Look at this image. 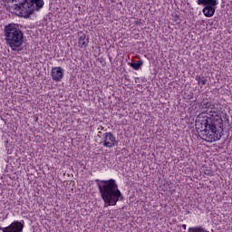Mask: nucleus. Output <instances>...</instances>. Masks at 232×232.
Returning <instances> with one entry per match:
<instances>
[{
    "label": "nucleus",
    "instance_id": "f257e3e1",
    "mask_svg": "<svg viewBox=\"0 0 232 232\" xmlns=\"http://www.w3.org/2000/svg\"><path fill=\"white\" fill-rule=\"evenodd\" d=\"M95 182L105 206H117V202L124 200V196L119 189V185L115 179H96Z\"/></svg>",
    "mask_w": 232,
    "mask_h": 232
},
{
    "label": "nucleus",
    "instance_id": "f03ea898",
    "mask_svg": "<svg viewBox=\"0 0 232 232\" xmlns=\"http://www.w3.org/2000/svg\"><path fill=\"white\" fill-rule=\"evenodd\" d=\"M4 35L6 44L13 52H23V44L24 43V34L19 29L17 24H8L4 27Z\"/></svg>",
    "mask_w": 232,
    "mask_h": 232
},
{
    "label": "nucleus",
    "instance_id": "7ed1b4c3",
    "mask_svg": "<svg viewBox=\"0 0 232 232\" xmlns=\"http://www.w3.org/2000/svg\"><path fill=\"white\" fill-rule=\"evenodd\" d=\"M224 136V120L218 114H216V119L209 121L207 130L204 131V137L207 142H217Z\"/></svg>",
    "mask_w": 232,
    "mask_h": 232
},
{
    "label": "nucleus",
    "instance_id": "20e7f679",
    "mask_svg": "<svg viewBox=\"0 0 232 232\" xmlns=\"http://www.w3.org/2000/svg\"><path fill=\"white\" fill-rule=\"evenodd\" d=\"M14 6L15 10L19 12L20 17L28 19L34 12H39L44 6V0H23Z\"/></svg>",
    "mask_w": 232,
    "mask_h": 232
},
{
    "label": "nucleus",
    "instance_id": "39448f33",
    "mask_svg": "<svg viewBox=\"0 0 232 232\" xmlns=\"http://www.w3.org/2000/svg\"><path fill=\"white\" fill-rule=\"evenodd\" d=\"M208 111H203L196 117V131H198V133H200L201 135H204V131H207L208 128H209V122H211V121H215L217 117V115L213 114H209L208 116L206 115Z\"/></svg>",
    "mask_w": 232,
    "mask_h": 232
},
{
    "label": "nucleus",
    "instance_id": "423d86ee",
    "mask_svg": "<svg viewBox=\"0 0 232 232\" xmlns=\"http://www.w3.org/2000/svg\"><path fill=\"white\" fill-rule=\"evenodd\" d=\"M198 5L205 6L202 10L205 17H213L218 0H197Z\"/></svg>",
    "mask_w": 232,
    "mask_h": 232
},
{
    "label": "nucleus",
    "instance_id": "0eeeda50",
    "mask_svg": "<svg viewBox=\"0 0 232 232\" xmlns=\"http://www.w3.org/2000/svg\"><path fill=\"white\" fill-rule=\"evenodd\" d=\"M24 229V220L14 221L8 227H0V231L2 232H23Z\"/></svg>",
    "mask_w": 232,
    "mask_h": 232
},
{
    "label": "nucleus",
    "instance_id": "6e6552de",
    "mask_svg": "<svg viewBox=\"0 0 232 232\" xmlns=\"http://www.w3.org/2000/svg\"><path fill=\"white\" fill-rule=\"evenodd\" d=\"M102 144L104 148H113L119 145V141L111 132H105L102 136Z\"/></svg>",
    "mask_w": 232,
    "mask_h": 232
},
{
    "label": "nucleus",
    "instance_id": "1a4fd4ad",
    "mask_svg": "<svg viewBox=\"0 0 232 232\" xmlns=\"http://www.w3.org/2000/svg\"><path fill=\"white\" fill-rule=\"evenodd\" d=\"M51 77L55 82H61L64 77V69L63 67H53L51 71Z\"/></svg>",
    "mask_w": 232,
    "mask_h": 232
},
{
    "label": "nucleus",
    "instance_id": "9d476101",
    "mask_svg": "<svg viewBox=\"0 0 232 232\" xmlns=\"http://www.w3.org/2000/svg\"><path fill=\"white\" fill-rule=\"evenodd\" d=\"M78 45L80 48H86L90 43V37L86 36L84 33H79Z\"/></svg>",
    "mask_w": 232,
    "mask_h": 232
},
{
    "label": "nucleus",
    "instance_id": "9b49d317",
    "mask_svg": "<svg viewBox=\"0 0 232 232\" xmlns=\"http://www.w3.org/2000/svg\"><path fill=\"white\" fill-rule=\"evenodd\" d=\"M202 108H205L206 110H212L210 113H218V109L215 107V104L208 102L202 105Z\"/></svg>",
    "mask_w": 232,
    "mask_h": 232
},
{
    "label": "nucleus",
    "instance_id": "f8f14e48",
    "mask_svg": "<svg viewBox=\"0 0 232 232\" xmlns=\"http://www.w3.org/2000/svg\"><path fill=\"white\" fill-rule=\"evenodd\" d=\"M196 81H198V84L200 86V88H204L206 86V82H208V79L204 76H196Z\"/></svg>",
    "mask_w": 232,
    "mask_h": 232
},
{
    "label": "nucleus",
    "instance_id": "ddd939ff",
    "mask_svg": "<svg viewBox=\"0 0 232 232\" xmlns=\"http://www.w3.org/2000/svg\"><path fill=\"white\" fill-rule=\"evenodd\" d=\"M143 64H144V62H142V60H140L137 63H130V66L133 70H140V66H142Z\"/></svg>",
    "mask_w": 232,
    "mask_h": 232
},
{
    "label": "nucleus",
    "instance_id": "4468645a",
    "mask_svg": "<svg viewBox=\"0 0 232 232\" xmlns=\"http://www.w3.org/2000/svg\"><path fill=\"white\" fill-rule=\"evenodd\" d=\"M188 232H209L204 228V227H189Z\"/></svg>",
    "mask_w": 232,
    "mask_h": 232
},
{
    "label": "nucleus",
    "instance_id": "2eb2a0df",
    "mask_svg": "<svg viewBox=\"0 0 232 232\" xmlns=\"http://www.w3.org/2000/svg\"><path fill=\"white\" fill-rule=\"evenodd\" d=\"M205 175H208L209 177H213V170L211 169H207L205 171Z\"/></svg>",
    "mask_w": 232,
    "mask_h": 232
},
{
    "label": "nucleus",
    "instance_id": "dca6fc26",
    "mask_svg": "<svg viewBox=\"0 0 232 232\" xmlns=\"http://www.w3.org/2000/svg\"><path fill=\"white\" fill-rule=\"evenodd\" d=\"M135 24H136V26H140V24H142V22H140V21H136V22H135Z\"/></svg>",
    "mask_w": 232,
    "mask_h": 232
},
{
    "label": "nucleus",
    "instance_id": "f3484780",
    "mask_svg": "<svg viewBox=\"0 0 232 232\" xmlns=\"http://www.w3.org/2000/svg\"><path fill=\"white\" fill-rule=\"evenodd\" d=\"M101 135H102V131H98V137L101 139Z\"/></svg>",
    "mask_w": 232,
    "mask_h": 232
},
{
    "label": "nucleus",
    "instance_id": "a211bd4d",
    "mask_svg": "<svg viewBox=\"0 0 232 232\" xmlns=\"http://www.w3.org/2000/svg\"><path fill=\"white\" fill-rule=\"evenodd\" d=\"M98 130H101V131H102V130H104V127L101 126L100 128H98Z\"/></svg>",
    "mask_w": 232,
    "mask_h": 232
},
{
    "label": "nucleus",
    "instance_id": "6ab92c4d",
    "mask_svg": "<svg viewBox=\"0 0 232 232\" xmlns=\"http://www.w3.org/2000/svg\"><path fill=\"white\" fill-rule=\"evenodd\" d=\"M187 226L186 225H182V228L186 229Z\"/></svg>",
    "mask_w": 232,
    "mask_h": 232
}]
</instances>
